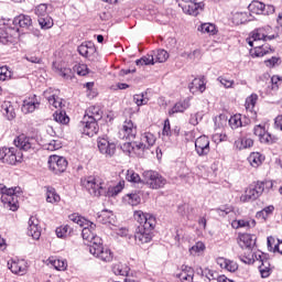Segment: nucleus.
I'll list each match as a JSON object with an SVG mask.
<instances>
[{"instance_id": "2", "label": "nucleus", "mask_w": 282, "mask_h": 282, "mask_svg": "<svg viewBox=\"0 0 282 282\" xmlns=\"http://www.w3.org/2000/svg\"><path fill=\"white\" fill-rule=\"evenodd\" d=\"M95 228L91 226H83L82 237L85 241H88L89 252L94 254L96 259L99 261H104V263H111L113 261V252L108 247L102 246V238L98 237L94 230H96V224H94Z\"/></svg>"}, {"instance_id": "55", "label": "nucleus", "mask_w": 282, "mask_h": 282, "mask_svg": "<svg viewBox=\"0 0 282 282\" xmlns=\"http://www.w3.org/2000/svg\"><path fill=\"white\" fill-rule=\"evenodd\" d=\"M73 72L78 76H87L89 74V68L87 67V64H76L73 67Z\"/></svg>"}, {"instance_id": "57", "label": "nucleus", "mask_w": 282, "mask_h": 282, "mask_svg": "<svg viewBox=\"0 0 282 282\" xmlns=\"http://www.w3.org/2000/svg\"><path fill=\"white\" fill-rule=\"evenodd\" d=\"M169 61V52L159 50L155 54L154 63H166Z\"/></svg>"}, {"instance_id": "56", "label": "nucleus", "mask_w": 282, "mask_h": 282, "mask_svg": "<svg viewBox=\"0 0 282 282\" xmlns=\"http://www.w3.org/2000/svg\"><path fill=\"white\" fill-rule=\"evenodd\" d=\"M229 126L231 129H239V127H243V122L241 121V115H234L229 119Z\"/></svg>"}, {"instance_id": "44", "label": "nucleus", "mask_w": 282, "mask_h": 282, "mask_svg": "<svg viewBox=\"0 0 282 282\" xmlns=\"http://www.w3.org/2000/svg\"><path fill=\"white\" fill-rule=\"evenodd\" d=\"M199 32H203V34H209L210 36H215L217 34V26L212 23H204L198 28Z\"/></svg>"}, {"instance_id": "25", "label": "nucleus", "mask_w": 282, "mask_h": 282, "mask_svg": "<svg viewBox=\"0 0 282 282\" xmlns=\"http://www.w3.org/2000/svg\"><path fill=\"white\" fill-rule=\"evenodd\" d=\"M121 149L124 153H128V155H131L134 153V155H142V151L139 148L138 141L134 142H126L121 145Z\"/></svg>"}, {"instance_id": "58", "label": "nucleus", "mask_w": 282, "mask_h": 282, "mask_svg": "<svg viewBox=\"0 0 282 282\" xmlns=\"http://www.w3.org/2000/svg\"><path fill=\"white\" fill-rule=\"evenodd\" d=\"M133 102L137 104V107H142L149 104V98H147V95L142 93L133 96Z\"/></svg>"}, {"instance_id": "59", "label": "nucleus", "mask_w": 282, "mask_h": 282, "mask_svg": "<svg viewBox=\"0 0 282 282\" xmlns=\"http://www.w3.org/2000/svg\"><path fill=\"white\" fill-rule=\"evenodd\" d=\"M35 14H36L37 19H43V18L47 17V4H39L35 8Z\"/></svg>"}, {"instance_id": "38", "label": "nucleus", "mask_w": 282, "mask_h": 282, "mask_svg": "<svg viewBox=\"0 0 282 282\" xmlns=\"http://www.w3.org/2000/svg\"><path fill=\"white\" fill-rule=\"evenodd\" d=\"M254 145V141L248 138H240L235 142V147L239 149V151H243V149H250Z\"/></svg>"}, {"instance_id": "54", "label": "nucleus", "mask_w": 282, "mask_h": 282, "mask_svg": "<svg viewBox=\"0 0 282 282\" xmlns=\"http://www.w3.org/2000/svg\"><path fill=\"white\" fill-rule=\"evenodd\" d=\"M61 147H62L61 141L55 140V139L51 140L48 143L43 144V149L45 151H58V149H61Z\"/></svg>"}, {"instance_id": "10", "label": "nucleus", "mask_w": 282, "mask_h": 282, "mask_svg": "<svg viewBox=\"0 0 282 282\" xmlns=\"http://www.w3.org/2000/svg\"><path fill=\"white\" fill-rule=\"evenodd\" d=\"M48 169L56 175L65 173L67 170V159L58 155H51L48 159Z\"/></svg>"}, {"instance_id": "39", "label": "nucleus", "mask_w": 282, "mask_h": 282, "mask_svg": "<svg viewBox=\"0 0 282 282\" xmlns=\"http://www.w3.org/2000/svg\"><path fill=\"white\" fill-rule=\"evenodd\" d=\"M248 162L253 169H257L263 163V156L259 152H252L248 158Z\"/></svg>"}, {"instance_id": "15", "label": "nucleus", "mask_w": 282, "mask_h": 282, "mask_svg": "<svg viewBox=\"0 0 282 282\" xmlns=\"http://www.w3.org/2000/svg\"><path fill=\"white\" fill-rule=\"evenodd\" d=\"M195 151L199 158L210 153V140L206 135H200L195 140Z\"/></svg>"}, {"instance_id": "16", "label": "nucleus", "mask_w": 282, "mask_h": 282, "mask_svg": "<svg viewBox=\"0 0 282 282\" xmlns=\"http://www.w3.org/2000/svg\"><path fill=\"white\" fill-rule=\"evenodd\" d=\"M61 91L54 90L50 88L48 90L44 91V97L54 109H63V98L58 97Z\"/></svg>"}, {"instance_id": "30", "label": "nucleus", "mask_w": 282, "mask_h": 282, "mask_svg": "<svg viewBox=\"0 0 282 282\" xmlns=\"http://www.w3.org/2000/svg\"><path fill=\"white\" fill-rule=\"evenodd\" d=\"M46 265H52V268H55V270L65 271L67 270V260H61L54 257H50L46 260Z\"/></svg>"}, {"instance_id": "60", "label": "nucleus", "mask_w": 282, "mask_h": 282, "mask_svg": "<svg viewBox=\"0 0 282 282\" xmlns=\"http://www.w3.org/2000/svg\"><path fill=\"white\" fill-rule=\"evenodd\" d=\"M58 74L62 78H65V80H72L74 78V70H72V68H61Z\"/></svg>"}, {"instance_id": "23", "label": "nucleus", "mask_w": 282, "mask_h": 282, "mask_svg": "<svg viewBox=\"0 0 282 282\" xmlns=\"http://www.w3.org/2000/svg\"><path fill=\"white\" fill-rule=\"evenodd\" d=\"M217 265L223 270H227L228 272H237L239 269V264L237 262L226 259V258H218L216 259Z\"/></svg>"}, {"instance_id": "7", "label": "nucleus", "mask_w": 282, "mask_h": 282, "mask_svg": "<svg viewBox=\"0 0 282 282\" xmlns=\"http://www.w3.org/2000/svg\"><path fill=\"white\" fill-rule=\"evenodd\" d=\"M0 160L3 164H19L23 162V153L21 151H17L14 148H1L0 149Z\"/></svg>"}, {"instance_id": "1", "label": "nucleus", "mask_w": 282, "mask_h": 282, "mask_svg": "<svg viewBox=\"0 0 282 282\" xmlns=\"http://www.w3.org/2000/svg\"><path fill=\"white\" fill-rule=\"evenodd\" d=\"M82 186L86 188L91 197H116V195L122 193L124 181L111 187L101 176H87L82 180Z\"/></svg>"}, {"instance_id": "21", "label": "nucleus", "mask_w": 282, "mask_h": 282, "mask_svg": "<svg viewBox=\"0 0 282 282\" xmlns=\"http://www.w3.org/2000/svg\"><path fill=\"white\" fill-rule=\"evenodd\" d=\"M8 265H9V270H11L13 274H19L20 276H23V274L28 272V265H25V261L23 260L21 261L12 260L11 262H8Z\"/></svg>"}, {"instance_id": "53", "label": "nucleus", "mask_w": 282, "mask_h": 282, "mask_svg": "<svg viewBox=\"0 0 282 282\" xmlns=\"http://www.w3.org/2000/svg\"><path fill=\"white\" fill-rule=\"evenodd\" d=\"M135 65H138V66L155 65V57H153V55H145V56L141 57L140 59H137Z\"/></svg>"}, {"instance_id": "34", "label": "nucleus", "mask_w": 282, "mask_h": 282, "mask_svg": "<svg viewBox=\"0 0 282 282\" xmlns=\"http://www.w3.org/2000/svg\"><path fill=\"white\" fill-rule=\"evenodd\" d=\"M130 270L131 269L129 268V265L120 263V262L113 264V267H112V272L117 276H129Z\"/></svg>"}, {"instance_id": "28", "label": "nucleus", "mask_w": 282, "mask_h": 282, "mask_svg": "<svg viewBox=\"0 0 282 282\" xmlns=\"http://www.w3.org/2000/svg\"><path fill=\"white\" fill-rule=\"evenodd\" d=\"M188 107H191V99H185L176 102L169 113L170 116H173L174 113H184Z\"/></svg>"}, {"instance_id": "6", "label": "nucleus", "mask_w": 282, "mask_h": 282, "mask_svg": "<svg viewBox=\"0 0 282 282\" xmlns=\"http://www.w3.org/2000/svg\"><path fill=\"white\" fill-rule=\"evenodd\" d=\"M143 184L149 186V188L158 191V188H164V186H166V178L156 171H144Z\"/></svg>"}, {"instance_id": "51", "label": "nucleus", "mask_w": 282, "mask_h": 282, "mask_svg": "<svg viewBox=\"0 0 282 282\" xmlns=\"http://www.w3.org/2000/svg\"><path fill=\"white\" fill-rule=\"evenodd\" d=\"M257 225V221L254 220H251V221H248V220H235L232 221L231 226L232 228H250L251 226H256Z\"/></svg>"}, {"instance_id": "36", "label": "nucleus", "mask_w": 282, "mask_h": 282, "mask_svg": "<svg viewBox=\"0 0 282 282\" xmlns=\"http://www.w3.org/2000/svg\"><path fill=\"white\" fill-rule=\"evenodd\" d=\"M98 221L100 224H113V221H116V216L112 212L104 209L98 216Z\"/></svg>"}, {"instance_id": "11", "label": "nucleus", "mask_w": 282, "mask_h": 282, "mask_svg": "<svg viewBox=\"0 0 282 282\" xmlns=\"http://www.w3.org/2000/svg\"><path fill=\"white\" fill-rule=\"evenodd\" d=\"M138 135V127L133 124V121L126 120L119 130V138L121 140H134Z\"/></svg>"}, {"instance_id": "64", "label": "nucleus", "mask_w": 282, "mask_h": 282, "mask_svg": "<svg viewBox=\"0 0 282 282\" xmlns=\"http://www.w3.org/2000/svg\"><path fill=\"white\" fill-rule=\"evenodd\" d=\"M274 127H275V129H280V131H282V115H279L275 118Z\"/></svg>"}, {"instance_id": "26", "label": "nucleus", "mask_w": 282, "mask_h": 282, "mask_svg": "<svg viewBox=\"0 0 282 282\" xmlns=\"http://www.w3.org/2000/svg\"><path fill=\"white\" fill-rule=\"evenodd\" d=\"M193 276H195V271L191 267L183 265L182 271L177 274V278L182 282H193Z\"/></svg>"}, {"instance_id": "52", "label": "nucleus", "mask_w": 282, "mask_h": 282, "mask_svg": "<svg viewBox=\"0 0 282 282\" xmlns=\"http://www.w3.org/2000/svg\"><path fill=\"white\" fill-rule=\"evenodd\" d=\"M274 213V206L270 205L268 207H264L262 210L258 212L256 214V217L258 219H268L269 215H272Z\"/></svg>"}, {"instance_id": "9", "label": "nucleus", "mask_w": 282, "mask_h": 282, "mask_svg": "<svg viewBox=\"0 0 282 282\" xmlns=\"http://www.w3.org/2000/svg\"><path fill=\"white\" fill-rule=\"evenodd\" d=\"M178 7L182 8L185 14L191 17H197L204 10V4L202 2L197 3V0H181Z\"/></svg>"}, {"instance_id": "14", "label": "nucleus", "mask_w": 282, "mask_h": 282, "mask_svg": "<svg viewBox=\"0 0 282 282\" xmlns=\"http://www.w3.org/2000/svg\"><path fill=\"white\" fill-rule=\"evenodd\" d=\"M253 133L257 135L262 144H274L276 137L265 131V126L258 124L253 128Z\"/></svg>"}, {"instance_id": "45", "label": "nucleus", "mask_w": 282, "mask_h": 282, "mask_svg": "<svg viewBox=\"0 0 282 282\" xmlns=\"http://www.w3.org/2000/svg\"><path fill=\"white\" fill-rule=\"evenodd\" d=\"M53 118L56 122H59V124H67L69 122V117L65 112V110H57Z\"/></svg>"}, {"instance_id": "22", "label": "nucleus", "mask_w": 282, "mask_h": 282, "mask_svg": "<svg viewBox=\"0 0 282 282\" xmlns=\"http://www.w3.org/2000/svg\"><path fill=\"white\" fill-rule=\"evenodd\" d=\"M39 99H36V96L25 99L22 105V111L23 113H33V111H36L39 109Z\"/></svg>"}, {"instance_id": "12", "label": "nucleus", "mask_w": 282, "mask_h": 282, "mask_svg": "<svg viewBox=\"0 0 282 282\" xmlns=\"http://www.w3.org/2000/svg\"><path fill=\"white\" fill-rule=\"evenodd\" d=\"M99 153L106 158H113L116 155V143L109 141V138H99L97 140Z\"/></svg>"}, {"instance_id": "41", "label": "nucleus", "mask_w": 282, "mask_h": 282, "mask_svg": "<svg viewBox=\"0 0 282 282\" xmlns=\"http://www.w3.org/2000/svg\"><path fill=\"white\" fill-rule=\"evenodd\" d=\"M249 12H251V14H263V8H265V4L261 1H252L249 4Z\"/></svg>"}, {"instance_id": "62", "label": "nucleus", "mask_w": 282, "mask_h": 282, "mask_svg": "<svg viewBox=\"0 0 282 282\" xmlns=\"http://www.w3.org/2000/svg\"><path fill=\"white\" fill-rule=\"evenodd\" d=\"M11 76L12 73L7 68V66L0 67V80H8V78H11Z\"/></svg>"}, {"instance_id": "43", "label": "nucleus", "mask_w": 282, "mask_h": 282, "mask_svg": "<svg viewBox=\"0 0 282 282\" xmlns=\"http://www.w3.org/2000/svg\"><path fill=\"white\" fill-rule=\"evenodd\" d=\"M204 250H206V245H204L202 241H198L189 248V253L192 257H199L200 254H204Z\"/></svg>"}, {"instance_id": "3", "label": "nucleus", "mask_w": 282, "mask_h": 282, "mask_svg": "<svg viewBox=\"0 0 282 282\" xmlns=\"http://www.w3.org/2000/svg\"><path fill=\"white\" fill-rule=\"evenodd\" d=\"M21 193V187H8L0 184L1 202L6 208H10L13 213L19 210V195Z\"/></svg>"}, {"instance_id": "8", "label": "nucleus", "mask_w": 282, "mask_h": 282, "mask_svg": "<svg viewBox=\"0 0 282 282\" xmlns=\"http://www.w3.org/2000/svg\"><path fill=\"white\" fill-rule=\"evenodd\" d=\"M155 228L153 219L149 220V224L144 226H138L134 232V239L137 243H150L151 239H153V235L151 230Z\"/></svg>"}, {"instance_id": "49", "label": "nucleus", "mask_w": 282, "mask_h": 282, "mask_svg": "<svg viewBox=\"0 0 282 282\" xmlns=\"http://www.w3.org/2000/svg\"><path fill=\"white\" fill-rule=\"evenodd\" d=\"M257 100H259V96L257 94H252L246 99L245 107L247 111H252L254 109V105H257Z\"/></svg>"}, {"instance_id": "40", "label": "nucleus", "mask_w": 282, "mask_h": 282, "mask_svg": "<svg viewBox=\"0 0 282 282\" xmlns=\"http://www.w3.org/2000/svg\"><path fill=\"white\" fill-rule=\"evenodd\" d=\"M14 23L20 25V28L28 29L32 25V18H30V15L20 14L14 19Z\"/></svg>"}, {"instance_id": "4", "label": "nucleus", "mask_w": 282, "mask_h": 282, "mask_svg": "<svg viewBox=\"0 0 282 282\" xmlns=\"http://www.w3.org/2000/svg\"><path fill=\"white\" fill-rule=\"evenodd\" d=\"M265 186L267 188H272L273 184L272 182H257L249 185V187L240 196V202H242L243 204L248 202H256V199H259V197L263 195Z\"/></svg>"}, {"instance_id": "61", "label": "nucleus", "mask_w": 282, "mask_h": 282, "mask_svg": "<svg viewBox=\"0 0 282 282\" xmlns=\"http://www.w3.org/2000/svg\"><path fill=\"white\" fill-rule=\"evenodd\" d=\"M203 118H204V112H196L194 115H191L189 124H193V127H197V124L202 122Z\"/></svg>"}, {"instance_id": "17", "label": "nucleus", "mask_w": 282, "mask_h": 282, "mask_svg": "<svg viewBox=\"0 0 282 282\" xmlns=\"http://www.w3.org/2000/svg\"><path fill=\"white\" fill-rule=\"evenodd\" d=\"M155 134L151 132H145L141 134L140 141H137V144H139L141 154L143 155L144 151L148 149H151L153 144H155Z\"/></svg>"}, {"instance_id": "32", "label": "nucleus", "mask_w": 282, "mask_h": 282, "mask_svg": "<svg viewBox=\"0 0 282 282\" xmlns=\"http://www.w3.org/2000/svg\"><path fill=\"white\" fill-rule=\"evenodd\" d=\"M238 243L240 248H252V246L256 243V239L250 234H242L239 236Z\"/></svg>"}, {"instance_id": "42", "label": "nucleus", "mask_w": 282, "mask_h": 282, "mask_svg": "<svg viewBox=\"0 0 282 282\" xmlns=\"http://www.w3.org/2000/svg\"><path fill=\"white\" fill-rule=\"evenodd\" d=\"M197 274H200V276H203L204 279H207V281H215L217 279V272L208 268L197 269Z\"/></svg>"}, {"instance_id": "50", "label": "nucleus", "mask_w": 282, "mask_h": 282, "mask_svg": "<svg viewBox=\"0 0 282 282\" xmlns=\"http://www.w3.org/2000/svg\"><path fill=\"white\" fill-rule=\"evenodd\" d=\"M37 21L42 30H50V28L54 25V20H52L50 15H45L44 18H39Z\"/></svg>"}, {"instance_id": "46", "label": "nucleus", "mask_w": 282, "mask_h": 282, "mask_svg": "<svg viewBox=\"0 0 282 282\" xmlns=\"http://www.w3.org/2000/svg\"><path fill=\"white\" fill-rule=\"evenodd\" d=\"M124 200L130 205V206H138L140 202H142V198H140V194L138 193H131L127 194L124 196Z\"/></svg>"}, {"instance_id": "63", "label": "nucleus", "mask_w": 282, "mask_h": 282, "mask_svg": "<svg viewBox=\"0 0 282 282\" xmlns=\"http://www.w3.org/2000/svg\"><path fill=\"white\" fill-rule=\"evenodd\" d=\"M218 80L223 84L225 89H231L232 85H235V80L226 77H218Z\"/></svg>"}, {"instance_id": "37", "label": "nucleus", "mask_w": 282, "mask_h": 282, "mask_svg": "<svg viewBox=\"0 0 282 282\" xmlns=\"http://www.w3.org/2000/svg\"><path fill=\"white\" fill-rule=\"evenodd\" d=\"M46 202L48 204H58V202H61V195L56 193L54 187L46 188Z\"/></svg>"}, {"instance_id": "35", "label": "nucleus", "mask_w": 282, "mask_h": 282, "mask_svg": "<svg viewBox=\"0 0 282 282\" xmlns=\"http://www.w3.org/2000/svg\"><path fill=\"white\" fill-rule=\"evenodd\" d=\"M68 219L74 224H77V226H80V228H83V226H90L91 228H95L94 223L87 220L85 217H82L78 214L69 215Z\"/></svg>"}, {"instance_id": "24", "label": "nucleus", "mask_w": 282, "mask_h": 282, "mask_svg": "<svg viewBox=\"0 0 282 282\" xmlns=\"http://www.w3.org/2000/svg\"><path fill=\"white\" fill-rule=\"evenodd\" d=\"M134 219L138 221L139 226H147V224L152 219L155 226V217L150 214H144L142 210L134 212Z\"/></svg>"}, {"instance_id": "27", "label": "nucleus", "mask_w": 282, "mask_h": 282, "mask_svg": "<svg viewBox=\"0 0 282 282\" xmlns=\"http://www.w3.org/2000/svg\"><path fill=\"white\" fill-rule=\"evenodd\" d=\"M84 118H88V120H100L102 118V110L98 106H91L86 110Z\"/></svg>"}, {"instance_id": "20", "label": "nucleus", "mask_w": 282, "mask_h": 282, "mask_svg": "<svg viewBox=\"0 0 282 282\" xmlns=\"http://www.w3.org/2000/svg\"><path fill=\"white\" fill-rule=\"evenodd\" d=\"M32 142H34V139H31L25 134L18 135L13 141L14 145L17 149H20V151H30V149H32Z\"/></svg>"}, {"instance_id": "31", "label": "nucleus", "mask_w": 282, "mask_h": 282, "mask_svg": "<svg viewBox=\"0 0 282 282\" xmlns=\"http://www.w3.org/2000/svg\"><path fill=\"white\" fill-rule=\"evenodd\" d=\"M1 112L9 120H14V118L17 117V112H14V107L10 101H4L1 105Z\"/></svg>"}, {"instance_id": "13", "label": "nucleus", "mask_w": 282, "mask_h": 282, "mask_svg": "<svg viewBox=\"0 0 282 282\" xmlns=\"http://www.w3.org/2000/svg\"><path fill=\"white\" fill-rule=\"evenodd\" d=\"M78 52L80 56H84L85 58L89 59L91 63H97L98 61V51L96 50V46L94 43L88 42L80 44L78 46Z\"/></svg>"}, {"instance_id": "29", "label": "nucleus", "mask_w": 282, "mask_h": 282, "mask_svg": "<svg viewBox=\"0 0 282 282\" xmlns=\"http://www.w3.org/2000/svg\"><path fill=\"white\" fill-rule=\"evenodd\" d=\"M188 88L192 94H197V91H199L200 94H204V91H206V84L204 83V79L195 78L189 84Z\"/></svg>"}, {"instance_id": "5", "label": "nucleus", "mask_w": 282, "mask_h": 282, "mask_svg": "<svg viewBox=\"0 0 282 282\" xmlns=\"http://www.w3.org/2000/svg\"><path fill=\"white\" fill-rule=\"evenodd\" d=\"M272 39H276V35L272 34V28L267 25L253 30L250 36L247 39V43L250 45V47H254V45L265 43V41H272Z\"/></svg>"}, {"instance_id": "33", "label": "nucleus", "mask_w": 282, "mask_h": 282, "mask_svg": "<svg viewBox=\"0 0 282 282\" xmlns=\"http://www.w3.org/2000/svg\"><path fill=\"white\" fill-rule=\"evenodd\" d=\"M254 52L252 55L257 57L265 56V54H272V48L268 44H253Z\"/></svg>"}, {"instance_id": "18", "label": "nucleus", "mask_w": 282, "mask_h": 282, "mask_svg": "<svg viewBox=\"0 0 282 282\" xmlns=\"http://www.w3.org/2000/svg\"><path fill=\"white\" fill-rule=\"evenodd\" d=\"M83 133L89 138H94L98 133V123L87 117H84L82 121Z\"/></svg>"}, {"instance_id": "19", "label": "nucleus", "mask_w": 282, "mask_h": 282, "mask_svg": "<svg viewBox=\"0 0 282 282\" xmlns=\"http://www.w3.org/2000/svg\"><path fill=\"white\" fill-rule=\"evenodd\" d=\"M28 235L32 239H41V226L39 225V219L34 216L29 219Z\"/></svg>"}, {"instance_id": "47", "label": "nucleus", "mask_w": 282, "mask_h": 282, "mask_svg": "<svg viewBox=\"0 0 282 282\" xmlns=\"http://www.w3.org/2000/svg\"><path fill=\"white\" fill-rule=\"evenodd\" d=\"M126 180L132 182L133 184H140L143 180L140 177V174L135 173L133 170H128L126 173Z\"/></svg>"}, {"instance_id": "48", "label": "nucleus", "mask_w": 282, "mask_h": 282, "mask_svg": "<svg viewBox=\"0 0 282 282\" xmlns=\"http://www.w3.org/2000/svg\"><path fill=\"white\" fill-rule=\"evenodd\" d=\"M55 232L59 239H65V237H68V235H72V227H69V225H64V226L57 227Z\"/></svg>"}]
</instances>
